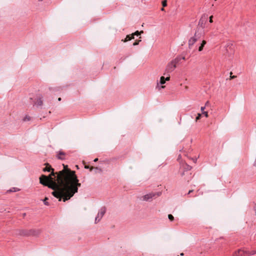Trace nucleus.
<instances>
[{"label":"nucleus","mask_w":256,"mask_h":256,"mask_svg":"<svg viewBox=\"0 0 256 256\" xmlns=\"http://www.w3.org/2000/svg\"><path fill=\"white\" fill-rule=\"evenodd\" d=\"M160 192H151L148 194H146L143 196L142 200L144 201H150L154 198L156 196H158L160 194Z\"/></svg>","instance_id":"nucleus-5"},{"label":"nucleus","mask_w":256,"mask_h":256,"mask_svg":"<svg viewBox=\"0 0 256 256\" xmlns=\"http://www.w3.org/2000/svg\"><path fill=\"white\" fill-rule=\"evenodd\" d=\"M180 60V56H178L168 63L166 68V72L169 73L174 70L176 68L177 64H178Z\"/></svg>","instance_id":"nucleus-4"},{"label":"nucleus","mask_w":256,"mask_h":256,"mask_svg":"<svg viewBox=\"0 0 256 256\" xmlns=\"http://www.w3.org/2000/svg\"><path fill=\"white\" fill-rule=\"evenodd\" d=\"M184 255V254L183 253H181L180 254V256H183Z\"/></svg>","instance_id":"nucleus-37"},{"label":"nucleus","mask_w":256,"mask_h":256,"mask_svg":"<svg viewBox=\"0 0 256 256\" xmlns=\"http://www.w3.org/2000/svg\"><path fill=\"white\" fill-rule=\"evenodd\" d=\"M106 212V208L104 206L102 207L99 210L97 216L95 218V223H97L100 220L102 216H104Z\"/></svg>","instance_id":"nucleus-6"},{"label":"nucleus","mask_w":256,"mask_h":256,"mask_svg":"<svg viewBox=\"0 0 256 256\" xmlns=\"http://www.w3.org/2000/svg\"><path fill=\"white\" fill-rule=\"evenodd\" d=\"M192 192H193V190H190L188 191V194H190L192 193Z\"/></svg>","instance_id":"nucleus-30"},{"label":"nucleus","mask_w":256,"mask_h":256,"mask_svg":"<svg viewBox=\"0 0 256 256\" xmlns=\"http://www.w3.org/2000/svg\"><path fill=\"white\" fill-rule=\"evenodd\" d=\"M202 114H204V116L206 118L208 117V113L207 112H202Z\"/></svg>","instance_id":"nucleus-25"},{"label":"nucleus","mask_w":256,"mask_h":256,"mask_svg":"<svg viewBox=\"0 0 256 256\" xmlns=\"http://www.w3.org/2000/svg\"><path fill=\"white\" fill-rule=\"evenodd\" d=\"M212 18H213V16H210V20H209V22H210V23H212V22H213V21H212Z\"/></svg>","instance_id":"nucleus-26"},{"label":"nucleus","mask_w":256,"mask_h":256,"mask_svg":"<svg viewBox=\"0 0 256 256\" xmlns=\"http://www.w3.org/2000/svg\"><path fill=\"white\" fill-rule=\"evenodd\" d=\"M180 60L181 59L185 60V58L184 57H182V58L180 57Z\"/></svg>","instance_id":"nucleus-33"},{"label":"nucleus","mask_w":256,"mask_h":256,"mask_svg":"<svg viewBox=\"0 0 256 256\" xmlns=\"http://www.w3.org/2000/svg\"><path fill=\"white\" fill-rule=\"evenodd\" d=\"M161 10H162V11L164 10V8H161Z\"/></svg>","instance_id":"nucleus-36"},{"label":"nucleus","mask_w":256,"mask_h":256,"mask_svg":"<svg viewBox=\"0 0 256 256\" xmlns=\"http://www.w3.org/2000/svg\"><path fill=\"white\" fill-rule=\"evenodd\" d=\"M42 104H43L42 96L40 95L37 97L36 101L35 103V104L37 106H42Z\"/></svg>","instance_id":"nucleus-10"},{"label":"nucleus","mask_w":256,"mask_h":256,"mask_svg":"<svg viewBox=\"0 0 256 256\" xmlns=\"http://www.w3.org/2000/svg\"><path fill=\"white\" fill-rule=\"evenodd\" d=\"M236 78V76H230V78H232V79L234 78Z\"/></svg>","instance_id":"nucleus-31"},{"label":"nucleus","mask_w":256,"mask_h":256,"mask_svg":"<svg viewBox=\"0 0 256 256\" xmlns=\"http://www.w3.org/2000/svg\"><path fill=\"white\" fill-rule=\"evenodd\" d=\"M256 254V250H252L250 253H248L250 256Z\"/></svg>","instance_id":"nucleus-24"},{"label":"nucleus","mask_w":256,"mask_h":256,"mask_svg":"<svg viewBox=\"0 0 256 256\" xmlns=\"http://www.w3.org/2000/svg\"><path fill=\"white\" fill-rule=\"evenodd\" d=\"M143 32V31H140V32H138V30L136 31V32H134V33L132 34V35L134 37V36L136 35V36H139L141 33H142Z\"/></svg>","instance_id":"nucleus-17"},{"label":"nucleus","mask_w":256,"mask_h":256,"mask_svg":"<svg viewBox=\"0 0 256 256\" xmlns=\"http://www.w3.org/2000/svg\"><path fill=\"white\" fill-rule=\"evenodd\" d=\"M141 40H136V41L134 44H133V46H137L138 44L140 42Z\"/></svg>","instance_id":"nucleus-23"},{"label":"nucleus","mask_w":256,"mask_h":256,"mask_svg":"<svg viewBox=\"0 0 256 256\" xmlns=\"http://www.w3.org/2000/svg\"><path fill=\"white\" fill-rule=\"evenodd\" d=\"M39 2H41L42 1V0H38Z\"/></svg>","instance_id":"nucleus-38"},{"label":"nucleus","mask_w":256,"mask_h":256,"mask_svg":"<svg viewBox=\"0 0 256 256\" xmlns=\"http://www.w3.org/2000/svg\"><path fill=\"white\" fill-rule=\"evenodd\" d=\"M206 44V42L205 40H202V43L201 44V45L198 48V50L200 52H201L202 49H203V48L204 46V45Z\"/></svg>","instance_id":"nucleus-15"},{"label":"nucleus","mask_w":256,"mask_h":256,"mask_svg":"<svg viewBox=\"0 0 256 256\" xmlns=\"http://www.w3.org/2000/svg\"><path fill=\"white\" fill-rule=\"evenodd\" d=\"M204 109H205V106H202V107H201L200 110H202V112H204Z\"/></svg>","instance_id":"nucleus-27"},{"label":"nucleus","mask_w":256,"mask_h":256,"mask_svg":"<svg viewBox=\"0 0 256 256\" xmlns=\"http://www.w3.org/2000/svg\"><path fill=\"white\" fill-rule=\"evenodd\" d=\"M48 198H45L43 200V202H44V204L46 206H48L49 205V203L48 202Z\"/></svg>","instance_id":"nucleus-18"},{"label":"nucleus","mask_w":256,"mask_h":256,"mask_svg":"<svg viewBox=\"0 0 256 256\" xmlns=\"http://www.w3.org/2000/svg\"><path fill=\"white\" fill-rule=\"evenodd\" d=\"M30 120V118L28 116H25L23 119V120L24 122L29 121Z\"/></svg>","instance_id":"nucleus-19"},{"label":"nucleus","mask_w":256,"mask_h":256,"mask_svg":"<svg viewBox=\"0 0 256 256\" xmlns=\"http://www.w3.org/2000/svg\"><path fill=\"white\" fill-rule=\"evenodd\" d=\"M43 170L44 172H50L52 170L51 174L48 176H51L52 178H54V180L56 179V172H54V170L52 168H51L50 166H46L45 168H44Z\"/></svg>","instance_id":"nucleus-8"},{"label":"nucleus","mask_w":256,"mask_h":256,"mask_svg":"<svg viewBox=\"0 0 256 256\" xmlns=\"http://www.w3.org/2000/svg\"><path fill=\"white\" fill-rule=\"evenodd\" d=\"M170 79V76H167L166 78H165L166 81V80H169Z\"/></svg>","instance_id":"nucleus-29"},{"label":"nucleus","mask_w":256,"mask_h":256,"mask_svg":"<svg viewBox=\"0 0 256 256\" xmlns=\"http://www.w3.org/2000/svg\"><path fill=\"white\" fill-rule=\"evenodd\" d=\"M64 155H65V154L63 152L60 151V152H58V154L57 158L60 160H64Z\"/></svg>","instance_id":"nucleus-12"},{"label":"nucleus","mask_w":256,"mask_h":256,"mask_svg":"<svg viewBox=\"0 0 256 256\" xmlns=\"http://www.w3.org/2000/svg\"><path fill=\"white\" fill-rule=\"evenodd\" d=\"M134 38V37L132 34L131 35H127L126 38H125L124 40V42H126Z\"/></svg>","instance_id":"nucleus-14"},{"label":"nucleus","mask_w":256,"mask_h":256,"mask_svg":"<svg viewBox=\"0 0 256 256\" xmlns=\"http://www.w3.org/2000/svg\"><path fill=\"white\" fill-rule=\"evenodd\" d=\"M63 166L64 169L62 170L56 172V180H54V178H52L51 176H46L45 175H42L40 178V183L44 186V184H50L51 181H53L54 182H55L56 184L60 185L68 180L69 177H72L76 174L75 172L71 170L70 169L68 168L67 165L63 164Z\"/></svg>","instance_id":"nucleus-2"},{"label":"nucleus","mask_w":256,"mask_h":256,"mask_svg":"<svg viewBox=\"0 0 256 256\" xmlns=\"http://www.w3.org/2000/svg\"><path fill=\"white\" fill-rule=\"evenodd\" d=\"M186 168L187 170L186 172H183L180 174L182 176H183L185 174H186V176L190 175L191 174L190 172H188V170H190L192 168V166L187 164H186Z\"/></svg>","instance_id":"nucleus-11"},{"label":"nucleus","mask_w":256,"mask_h":256,"mask_svg":"<svg viewBox=\"0 0 256 256\" xmlns=\"http://www.w3.org/2000/svg\"><path fill=\"white\" fill-rule=\"evenodd\" d=\"M61 100H62V99H61V98H58V101H60Z\"/></svg>","instance_id":"nucleus-35"},{"label":"nucleus","mask_w":256,"mask_h":256,"mask_svg":"<svg viewBox=\"0 0 256 256\" xmlns=\"http://www.w3.org/2000/svg\"><path fill=\"white\" fill-rule=\"evenodd\" d=\"M98 160V158H96L94 160V162H96Z\"/></svg>","instance_id":"nucleus-32"},{"label":"nucleus","mask_w":256,"mask_h":256,"mask_svg":"<svg viewBox=\"0 0 256 256\" xmlns=\"http://www.w3.org/2000/svg\"><path fill=\"white\" fill-rule=\"evenodd\" d=\"M202 114H198V116L196 117V120L197 121L200 120L201 118Z\"/></svg>","instance_id":"nucleus-21"},{"label":"nucleus","mask_w":256,"mask_h":256,"mask_svg":"<svg viewBox=\"0 0 256 256\" xmlns=\"http://www.w3.org/2000/svg\"><path fill=\"white\" fill-rule=\"evenodd\" d=\"M164 87H165L164 86H160V88H164Z\"/></svg>","instance_id":"nucleus-34"},{"label":"nucleus","mask_w":256,"mask_h":256,"mask_svg":"<svg viewBox=\"0 0 256 256\" xmlns=\"http://www.w3.org/2000/svg\"><path fill=\"white\" fill-rule=\"evenodd\" d=\"M206 16H202V18H200V20H199V22H198V26H200V27H202V28L200 29V28H198L200 30H203V28L204 27V25L206 22Z\"/></svg>","instance_id":"nucleus-9"},{"label":"nucleus","mask_w":256,"mask_h":256,"mask_svg":"<svg viewBox=\"0 0 256 256\" xmlns=\"http://www.w3.org/2000/svg\"><path fill=\"white\" fill-rule=\"evenodd\" d=\"M168 218L170 221H172L174 220V217L170 214L168 215Z\"/></svg>","instance_id":"nucleus-20"},{"label":"nucleus","mask_w":256,"mask_h":256,"mask_svg":"<svg viewBox=\"0 0 256 256\" xmlns=\"http://www.w3.org/2000/svg\"><path fill=\"white\" fill-rule=\"evenodd\" d=\"M204 34V30L198 28L196 31L194 36L190 38L188 40V46L190 48L195 44V42L200 38Z\"/></svg>","instance_id":"nucleus-3"},{"label":"nucleus","mask_w":256,"mask_h":256,"mask_svg":"<svg viewBox=\"0 0 256 256\" xmlns=\"http://www.w3.org/2000/svg\"><path fill=\"white\" fill-rule=\"evenodd\" d=\"M78 180L76 174L65 181L60 185L56 184L55 182L51 181L50 184H44V186L54 190L52 194L58 200L61 201L62 198L64 202L70 200L74 194L78 192V187H80L81 184L78 182Z\"/></svg>","instance_id":"nucleus-1"},{"label":"nucleus","mask_w":256,"mask_h":256,"mask_svg":"<svg viewBox=\"0 0 256 256\" xmlns=\"http://www.w3.org/2000/svg\"><path fill=\"white\" fill-rule=\"evenodd\" d=\"M162 6L163 7H164V6H166V0H164L162 1Z\"/></svg>","instance_id":"nucleus-22"},{"label":"nucleus","mask_w":256,"mask_h":256,"mask_svg":"<svg viewBox=\"0 0 256 256\" xmlns=\"http://www.w3.org/2000/svg\"><path fill=\"white\" fill-rule=\"evenodd\" d=\"M20 190L16 188H10V190H8V192H16L19 191Z\"/></svg>","instance_id":"nucleus-16"},{"label":"nucleus","mask_w":256,"mask_h":256,"mask_svg":"<svg viewBox=\"0 0 256 256\" xmlns=\"http://www.w3.org/2000/svg\"><path fill=\"white\" fill-rule=\"evenodd\" d=\"M233 256H250V254L246 251L240 249L234 253Z\"/></svg>","instance_id":"nucleus-7"},{"label":"nucleus","mask_w":256,"mask_h":256,"mask_svg":"<svg viewBox=\"0 0 256 256\" xmlns=\"http://www.w3.org/2000/svg\"><path fill=\"white\" fill-rule=\"evenodd\" d=\"M190 179V177L189 178H184V180H187L188 182L189 181Z\"/></svg>","instance_id":"nucleus-28"},{"label":"nucleus","mask_w":256,"mask_h":256,"mask_svg":"<svg viewBox=\"0 0 256 256\" xmlns=\"http://www.w3.org/2000/svg\"><path fill=\"white\" fill-rule=\"evenodd\" d=\"M165 82H166L165 78L164 76H161L160 78V82L157 83V86L158 87L159 84H165Z\"/></svg>","instance_id":"nucleus-13"}]
</instances>
